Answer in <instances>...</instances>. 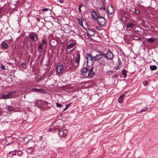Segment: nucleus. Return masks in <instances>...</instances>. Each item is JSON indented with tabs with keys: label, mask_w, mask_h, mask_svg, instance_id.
<instances>
[{
	"label": "nucleus",
	"mask_w": 158,
	"mask_h": 158,
	"mask_svg": "<svg viewBox=\"0 0 158 158\" xmlns=\"http://www.w3.org/2000/svg\"><path fill=\"white\" fill-rule=\"evenodd\" d=\"M94 67L93 66H88L84 67L81 69V72L83 75L86 77L92 78L95 74L93 71Z\"/></svg>",
	"instance_id": "obj_1"
},
{
	"label": "nucleus",
	"mask_w": 158,
	"mask_h": 158,
	"mask_svg": "<svg viewBox=\"0 0 158 158\" xmlns=\"http://www.w3.org/2000/svg\"><path fill=\"white\" fill-rule=\"evenodd\" d=\"M64 67L62 64L59 63H58L56 66V71L57 74L58 76H60L63 73Z\"/></svg>",
	"instance_id": "obj_2"
},
{
	"label": "nucleus",
	"mask_w": 158,
	"mask_h": 158,
	"mask_svg": "<svg viewBox=\"0 0 158 158\" xmlns=\"http://www.w3.org/2000/svg\"><path fill=\"white\" fill-rule=\"evenodd\" d=\"M87 65L88 66L91 67L93 64V57L91 54H87Z\"/></svg>",
	"instance_id": "obj_3"
},
{
	"label": "nucleus",
	"mask_w": 158,
	"mask_h": 158,
	"mask_svg": "<svg viewBox=\"0 0 158 158\" xmlns=\"http://www.w3.org/2000/svg\"><path fill=\"white\" fill-rule=\"evenodd\" d=\"M29 38L33 42H35L38 39V37L37 35L33 32L30 33L29 35Z\"/></svg>",
	"instance_id": "obj_4"
},
{
	"label": "nucleus",
	"mask_w": 158,
	"mask_h": 158,
	"mask_svg": "<svg viewBox=\"0 0 158 158\" xmlns=\"http://www.w3.org/2000/svg\"><path fill=\"white\" fill-rule=\"evenodd\" d=\"M98 54H97L95 56L93 57L94 60L96 62L98 61L100 59H102L103 56L102 52L100 51L98 52Z\"/></svg>",
	"instance_id": "obj_5"
},
{
	"label": "nucleus",
	"mask_w": 158,
	"mask_h": 158,
	"mask_svg": "<svg viewBox=\"0 0 158 158\" xmlns=\"http://www.w3.org/2000/svg\"><path fill=\"white\" fill-rule=\"evenodd\" d=\"M98 24L101 26H104L106 24V20L103 17L100 16L97 19Z\"/></svg>",
	"instance_id": "obj_6"
},
{
	"label": "nucleus",
	"mask_w": 158,
	"mask_h": 158,
	"mask_svg": "<svg viewBox=\"0 0 158 158\" xmlns=\"http://www.w3.org/2000/svg\"><path fill=\"white\" fill-rule=\"evenodd\" d=\"M103 55L104 57L109 60L112 59L114 56L113 53L109 50L106 53H103Z\"/></svg>",
	"instance_id": "obj_7"
},
{
	"label": "nucleus",
	"mask_w": 158,
	"mask_h": 158,
	"mask_svg": "<svg viewBox=\"0 0 158 158\" xmlns=\"http://www.w3.org/2000/svg\"><path fill=\"white\" fill-rule=\"evenodd\" d=\"M15 93V91H11L8 93L7 94H3L2 95V98L3 99H6L11 98L13 94Z\"/></svg>",
	"instance_id": "obj_8"
},
{
	"label": "nucleus",
	"mask_w": 158,
	"mask_h": 158,
	"mask_svg": "<svg viewBox=\"0 0 158 158\" xmlns=\"http://www.w3.org/2000/svg\"><path fill=\"white\" fill-rule=\"evenodd\" d=\"M68 131L66 130L60 129L59 130L58 133L60 137H65L68 134Z\"/></svg>",
	"instance_id": "obj_9"
},
{
	"label": "nucleus",
	"mask_w": 158,
	"mask_h": 158,
	"mask_svg": "<svg viewBox=\"0 0 158 158\" xmlns=\"http://www.w3.org/2000/svg\"><path fill=\"white\" fill-rule=\"evenodd\" d=\"M114 9L111 5L108 4L107 8L108 13L110 15H112L114 12Z\"/></svg>",
	"instance_id": "obj_10"
},
{
	"label": "nucleus",
	"mask_w": 158,
	"mask_h": 158,
	"mask_svg": "<svg viewBox=\"0 0 158 158\" xmlns=\"http://www.w3.org/2000/svg\"><path fill=\"white\" fill-rule=\"evenodd\" d=\"M31 91L37 93H42L44 94H45L46 92L45 90L43 89H38L36 88L32 89Z\"/></svg>",
	"instance_id": "obj_11"
},
{
	"label": "nucleus",
	"mask_w": 158,
	"mask_h": 158,
	"mask_svg": "<svg viewBox=\"0 0 158 158\" xmlns=\"http://www.w3.org/2000/svg\"><path fill=\"white\" fill-rule=\"evenodd\" d=\"M91 14L92 18L94 20H97L98 17H100L99 16L98 14L94 11H92L91 12Z\"/></svg>",
	"instance_id": "obj_12"
},
{
	"label": "nucleus",
	"mask_w": 158,
	"mask_h": 158,
	"mask_svg": "<svg viewBox=\"0 0 158 158\" xmlns=\"http://www.w3.org/2000/svg\"><path fill=\"white\" fill-rule=\"evenodd\" d=\"M77 21L78 23H79V24L81 25L82 27H83L84 28V26L83 25V22H84L85 21V19H82V18H77Z\"/></svg>",
	"instance_id": "obj_13"
},
{
	"label": "nucleus",
	"mask_w": 158,
	"mask_h": 158,
	"mask_svg": "<svg viewBox=\"0 0 158 158\" xmlns=\"http://www.w3.org/2000/svg\"><path fill=\"white\" fill-rule=\"evenodd\" d=\"M88 31V34L90 36H93L95 33V30L94 29H89Z\"/></svg>",
	"instance_id": "obj_14"
},
{
	"label": "nucleus",
	"mask_w": 158,
	"mask_h": 158,
	"mask_svg": "<svg viewBox=\"0 0 158 158\" xmlns=\"http://www.w3.org/2000/svg\"><path fill=\"white\" fill-rule=\"evenodd\" d=\"M80 59V54L79 53H77L76 55V56L75 59V61L76 63L79 64Z\"/></svg>",
	"instance_id": "obj_15"
},
{
	"label": "nucleus",
	"mask_w": 158,
	"mask_h": 158,
	"mask_svg": "<svg viewBox=\"0 0 158 158\" xmlns=\"http://www.w3.org/2000/svg\"><path fill=\"white\" fill-rule=\"evenodd\" d=\"M43 102L41 101H38L35 103L36 105L39 108H41L43 104Z\"/></svg>",
	"instance_id": "obj_16"
},
{
	"label": "nucleus",
	"mask_w": 158,
	"mask_h": 158,
	"mask_svg": "<svg viewBox=\"0 0 158 158\" xmlns=\"http://www.w3.org/2000/svg\"><path fill=\"white\" fill-rule=\"evenodd\" d=\"M155 40L153 38L147 39L146 40V42L150 43H152L154 42Z\"/></svg>",
	"instance_id": "obj_17"
},
{
	"label": "nucleus",
	"mask_w": 158,
	"mask_h": 158,
	"mask_svg": "<svg viewBox=\"0 0 158 158\" xmlns=\"http://www.w3.org/2000/svg\"><path fill=\"white\" fill-rule=\"evenodd\" d=\"M99 63L102 65L103 66L106 65V64L105 60L104 59H102L99 62Z\"/></svg>",
	"instance_id": "obj_18"
},
{
	"label": "nucleus",
	"mask_w": 158,
	"mask_h": 158,
	"mask_svg": "<svg viewBox=\"0 0 158 158\" xmlns=\"http://www.w3.org/2000/svg\"><path fill=\"white\" fill-rule=\"evenodd\" d=\"M74 44L73 43H70L69 45H67L66 47L67 49H70L73 47Z\"/></svg>",
	"instance_id": "obj_19"
},
{
	"label": "nucleus",
	"mask_w": 158,
	"mask_h": 158,
	"mask_svg": "<svg viewBox=\"0 0 158 158\" xmlns=\"http://www.w3.org/2000/svg\"><path fill=\"white\" fill-rule=\"evenodd\" d=\"M125 97V95L124 94H122L121 96H120L119 98L118 101L119 102L121 103L123 102V98Z\"/></svg>",
	"instance_id": "obj_20"
},
{
	"label": "nucleus",
	"mask_w": 158,
	"mask_h": 158,
	"mask_svg": "<svg viewBox=\"0 0 158 158\" xmlns=\"http://www.w3.org/2000/svg\"><path fill=\"white\" fill-rule=\"evenodd\" d=\"M150 67V70L152 71L155 70L157 68V66L155 65H151Z\"/></svg>",
	"instance_id": "obj_21"
},
{
	"label": "nucleus",
	"mask_w": 158,
	"mask_h": 158,
	"mask_svg": "<svg viewBox=\"0 0 158 158\" xmlns=\"http://www.w3.org/2000/svg\"><path fill=\"white\" fill-rule=\"evenodd\" d=\"M134 25H135L132 23H128L127 25V28L133 27Z\"/></svg>",
	"instance_id": "obj_22"
},
{
	"label": "nucleus",
	"mask_w": 158,
	"mask_h": 158,
	"mask_svg": "<svg viewBox=\"0 0 158 158\" xmlns=\"http://www.w3.org/2000/svg\"><path fill=\"white\" fill-rule=\"evenodd\" d=\"M2 46L4 49H6L8 46V44L7 43L3 42L2 44Z\"/></svg>",
	"instance_id": "obj_23"
},
{
	"label": "nucleus",
	"mask_w": 158,
	"mask_h": 158,
	"mask_svg": "<svg viewBox=\"0 0 158 158\" xmlns=\"http://www.w3.org/2000/svg\"><path fill=\"white\" fill-rule=\"evenodd\" d=\"M7 108L9 111L13 110H14V107H12L10 106H7Z\"/></svg>",
	"instance_id": "obj_24"
},
{
	"label": "nucleus",
	"mask_w": 158,
	"mask_h": 158,
	"mask_svg": "<svg viewBox=\"0 0 158 158\" xmlns=\"http://www.w3.org/2000/svg\"><path fill=\"white\" fill-rule=\"evenodd\" d=\"M126 70L125 69L123 70L122 71L123 75V77H127Z\"/></svg>",
	"instance_id": "obj_25"
},
{
	"label": "nucleus",
	"mask_w": 158,
	"mask_h": 158,
	"mask_svg": "<svg viewBox=\"0 0 158 158\" xmlns=\"http://www.w3.org/2000/svg\"><path fill=\"white\" fill-rule=\"evenodd\" d=\"M71 103H70L68 104L66 106L65 108L64 109V111H65L67 109H68Z\"/></svg>",
	"instance_id": "obj_26"
},
{
	"label": "nucleus",
	"mask_w": 158,
	"mask_h": 158,
	"mask_svg": "<svg viewBox=\"0 0 158 158\" xmlns=\"http://www.w3.org/2000/svg\"><path fill=\"white\" fill-rule=\"evenodd\" d=\"M148 107L144 108L143 109L141 110L139 112V113L147 111L148 110Z\"/></svg>",
	"instance_id": "obj_27"
},
{
	"label": "nucleus",
	"mask_w": 158,
	"mask_h": 158,
	"mask_svg": "<svg viewBox=\"0 0 158 158\" xmlns=\"http://www.w3.org/2000/svg\"><path fill=\"white\" fill-rule=\"evenodd\" d=\"M83 4L81 3L79 4V12L80 13H81V8L83 7Z\"/></svg>",
	"instance_id": "obj_28"
},
{
	"label": "nucleus",
	"mask_w": 158,
	"mask_h": 158,
	"mask_svg": "<svg viewBox=\"0 0 158 158\" xmlns=\"http://www.w3.org/2000/svg\"><path fill=\"white\" fill-rule=\"evenodd\" d=\"M21 65L23 67L25 68L26 67V62H23L21 63Z\"/></svg>",
	"instance_id": "obj_29"
},
{
	"label": "nucleus",
	"mask_w": 158,
	"mask_h": 158,
	"mask_svg": "<svg viewBox=\"0 0 158 158\" xmlns=\"http://www.w3.org/2000/svg\"><path fill=\"white\" fill-rule=\"evenodd\" d=\"M43 48V46L41 44H40L39 45V47H38V49L39 50H41L40 51V52H41L42 51V49Z\"/></svg>",
	"instance_id": "obj_30"
},
{
	"label": "nucleus",
	"mask_w": 158,
	"mask_h": 158,
	"mask_svg": "<svg viewBox=\"0 0 158 158\" xmlns=\"http://www.w3.org/2000/svg\"><path fill=\"white\" fill-rule=\"evenodd\" d=\"M41 42L43 45H45L47 44V41L44 39L42 40Z\"/></svg>",
	"instance_id": "obj_31"
},
{
	"label": "nucleus",
	"mask_w": 158,
	"mask_h": 158,
	"mask_svg": "<svg viewBox=\"0 0 158 158\" xmlns=\"http://www.w3.org/2000/svg\"><path fill=\"white\" fill-rule=\"evenodd\" d=\"M95 28L97 30H98L99 31H100L102 30L101 27L99 26H96Z\"/></svg>",
	"instance_id": "obj_32"
},
{
	"label": "nucleus",
	"mask_w": 158,
	"mask_h": 158,
	"mask_svg": "<svg viewBox=\"0 0 158 158\" xmlns=\"http://www.w3.org/2000/svg\"><path fill=\"white\" fill-rule=\"evenodd\" d=\"M12 156H10V157H12V156H13L14 155H16V151L15 150L13 151V152H12Z\"/></svg>",
	"instance_id": "obj_33"
},
{
	"label": "nucleus",
	"mask_w": 158,
	"mask_h": 158,
	"mask_svg": "<svg viewBox=\"0 0 158 158\" xmlns=\"http://www.w3.org/2000/svg\"><path fill=\"white\" fill-rule=\"evenodd\" d=\"M0 68L3 70H4L5 69V66L3 64H1L0 65Z\"/></svg>",
	"instance_id": "obj_34"
},
{
	"label": "nucleus",
	"mask_w": 158,
	"mask_h": 158,
	"mask_svg": "<svg viewBox=\"0 0 158 158\" xmlns=\"http://www.w3.org/2000/svg\"><path fill=\"white\" fill-rule=\"evenodd\" d=\"M56 104L57 107H60L62 106V105L61 104H59L57 103H56Z\"/></svg>",
	"instance_id": "obj_35"
},
{
	"label": "nucleus",
	"mask_w": 158,
	"mask_h": 158,
	"mask_svg": "<svg viewBox=\"0 0 158 158\" xmlns=\"http://www.w3.org/2000/svg\"><path fill=\"white\" fill-rule=\"evenodd\" d=\"M135 14H138L139 13V10H135Z\"/></svg>",
	"instance_id": "obj_36"
},
{
	"label": "nucleus",
	"mask_w": 158,
	"mask_h": 158,
	"mask_svg": "<svg viewBox=\"0 0 158 158\" xmlns=\"http://www.w3.org/2000/svg\"><path fill=\"white\" fill-rule=\"evenodd\" d=\"M100 9L101 10H103L105 12H106L105 11V8L104 6L103 7H102L100 8Z\"/></svg>",
	"instance_id": "obj_37"
},
{
	"label": "nucleus",
	"mask_w": 158,
	"mask_h": 158,
	"mask_svg": "<svg viewBox=\"0 0 158 158\" xmlns=\"http://www.w3.org/2000/svg\"><path fill=\"white\" fill-rule=\"evenodd\" d=\"M120 66H119V65H118L117 67H115V69L116 70L119 69L120 68Z\"/></svg>",
	"instance_id": "obj_38"
},
{
	"label": "nucleus",
	"mask_w": 158,
	"mask_h": 158,
	"mask_svg": "<svg viewBox=\"0 0 158 158\" xmlns=\"http://www.w3.org/2000/svg\"><path fill=\"white\" fill-rule=\"evenodd\" d=\"M135 33L136 34H138V35H139V31L138 30H135Z\"/></svg>",
	"instance_id": "obj_39"
},
{
	"label": "nucleus",
	"mask_w": 158,
	"mask_h": 158,
	"mask_svg": "<svg viewBox=\"0 0 158 158\" xmlns=\"http://www.w3.org/2000/svg\"><path fill=\"white\" fill-rule=\"evenodd\" d=\"M48 10V9H47V8H46V9H43V10H42L43 11H47Z\"/></svg>",
	"instance_id": "obj_40"
},
{
	"label": "nucleus",
	"mask_w": 158,
	"mask_h": 158,
	"mask_svg": "<svg viewBox=\"0 0 158 158\" xmlns=\"http://www.w3.org/2000/svg\"><path fill=\"white\" fill-rule=\"evenodd\" d=\"M118 76V74H116V75H114V76H113L112 78H114V77H117Z\"/></svg>",
	"instance_id": "obj_41"
},
{
	"label": "nucleus",
	"mask_w": 158,
	"mask_h": 158,
	"mask_svg": "<svg viewBox=\"0 0 158 158\" xmlns=\"http://www.w3.org/2000/svg\"><path fill=\"white\" fill-rule=\"evenodd\" d=\"M59 1L61 3H63L64 2V0H59Z\"/></svg>",
	"instance_id": "obj_42"
},
{
	"label": "nucleus",
	"mask_w": 158,
	"mask_h": 158,
	"mask_svg": "<svg viewBox=\"0 0 158 158\" xmlns=\"http://www.w3.org/2000/svg\"><path fill=\"white\" fill-rule=\"evenodd\" d=\"M12 152H13V151H10V152H9L8 153V155L11 154L12 155V153H13Z\"/></svg>",
	"instance_id": "obj_43"
},
{
	"label": "nucleus",
	"mask_w": 158,
	"mask_h": 158,
	"mask_svg": "<svg viewBox=\"0 0 158 158\" xmlns=\"http://www.w3.org/2000/svg\"><path fill=\"white\" fill-rule=\"evenodd\" d=\"M118 64L120 65L121 64V61L120 60L119 61Z\"/></svg>",
	"instance_id": "obj_44"
},
{
	"label": "nucleus",
	"mask_w": 158,
	"mask_h": 158,
	"mask_svg": "<svg viewBox=\"0 0 158 158\" xmlns=\"http://www.w3.org/2000/svg\"><path fill=\"white\" fill-rule=\"evenodd\" d=\"M110 71H108V74L109 75H111V74L110 73Z\"/></svg>",
	"instance_id": "obj_45"
},
{
	"label": "nucleus",
	"mask_w": 158,
	"mask_h": 158,
	"mask_svg": "<svg viewBox=\"0 0 158 158\" xmlns=\"http://www.w3.org/2000/svg\"><path fill=\"white\" fill-rule=\"evenodd\" d=\"M11 143H8V144H6V145H10V144Z\"/></svg>",
	"instance_id": "obj_46"
},
{
	"label": "nucleus",
	"mask_w": 158,
	"mask_h": 158,
	"mask_svg": "<svg viewBox=\"0 0 158 158\" xmlns=\"http://www.w3.org/2000/svg\"><path fill=\"white\" fill-rule=\"evenodd\" d=\"M145 85H148V83L147 82H145Z\"/></svg>",
	"instance_id": "obj_47"
},
{
	"label": "nucleus",
	"mask_w": 158,
	"mask_h": 158,
	"mask_svg": "<svg viewBox=\"0 0 158 158\" xmlns=\"http://www.w3.org/2000/svg\"><path fill=\"white\" fill-rule=\"evenodd\" d=\"M110 72H111V73H113L114 71H113L112 70H111L110 71Z\"/></svg>",
	"instance_id": "obj_48"
},
{
	"label": "nucleus",
	"mask_w": 158,
	"mask_h": 158,
	"mask_svg": "<svg viewBox=\"0 0 158 158\" xmlns=\"http://www.w3.org/2000/svg\"><path fill=\"white\" fill-rule=\"evenodd\" d=\"M138 39H139V40H141V39L139 38H138Z\"/></svg>",
	"instance_id": "obj_49"
},
{
	"label": "nucleus",
	"mask_w": 158,
	"mask_h": 158,
	"mask_svg": "<svg viewBox=\"0 0 158 158\" xmlns=\"http://www.w3.org/2000/svg\"><path fill=\"white\" fill-rule=\"evenodd\" d=\"M2 12V11L1 10H0V13H1Z\"/></svg>",
	"instance_id": "obj_50"
},
{
	"label": "nucleus",
	"mask_w": 158,
	"mask_h": 158,
	"mask_svg": "<svg viewBox=\"0 0 158 158\" xmlns=\"http://www.w3.org/2000/svg\"><path fill=\"white\" fill-rule=\"evenodd\" d=\"M45 102L47 103H48V102Z\"/></svg>",
	"instance_id": "obj_51"
}]
</instances>
